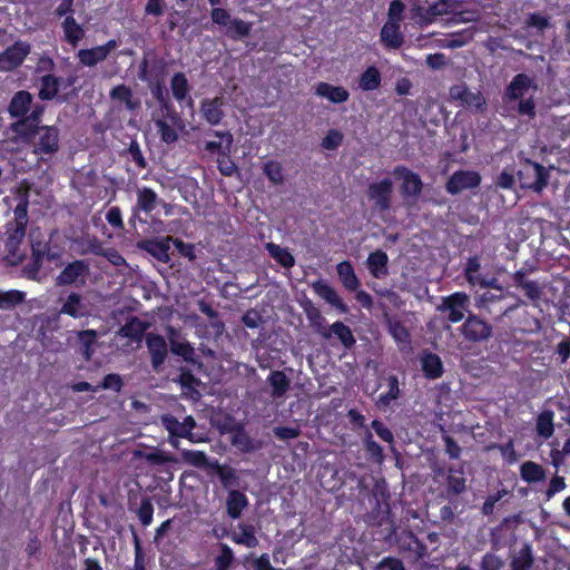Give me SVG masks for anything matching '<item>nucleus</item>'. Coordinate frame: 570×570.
<instances>
[{
	"mask_svg": "<svg viewBox=\"0 0 570 570\" xmlns=\"http://www.w3.org/2000/svg\"><path fill=\"white\" fill-rule=\"evenodd\" d=\"M450 96L453 100L460 101V106L464 108H474L483 110L485 108V99L480 91L473 92L465 85H454L450 88Z\"/></svg>",
	"mask_w": 570,
	"mask_h": 570,
	"instance_id": "2eb2a0df",
	"label": "nucleus"
},
{
	"mask_svg": "<svg viewBox=\"0 0 570 570\" xmlns=\"http://www.w3.org/2000/svg\"><path fill=\"white\" fill-rule=\"evenodd\" d=\"M109 97L111 100L124 102L129 111H136L141 107L140 100L134 97L131 88L125 83L112 87Z\"/></svg>",
	"mask_w": 570,
	"mask_h": 570,
	"instance_id": "7c9ffc66",
	"label": "nucleus"
},
{
	"mask_svg": "<svg viewBox=\"0 0 570 570\" xmlns=\"http://www.w3.org/2000/svg\"><path fill=\"white\" fill-rule=\"evenodd\" d=\"M517 176L521 188L535 193H541L548 186L550 177L549 170L543 165L530 159L520 161Z\"/></svg>",
	"mask_w": 570,
	"mask_h": 570,
	"instance_id": "7ed1b4c3",
	"label": "nucleus"
},
{
	"mask_svg": "<svg viewBox=\"0 0 570 570\" xmlns=\"http://www.w3.org/2000/svg\"><path fill=\"white\" fill-rule=\"evenodd\" d=\"M170 89L173 97L178 101L183 102L189 92V83L184 72H176L173 75L170 80Z\"/></svg>",
	"mask_w": 570,
	"mask_h": 570,
	"instance_id": "49530a36",
	"label": "nucleus"
},
{
	"mask_svg": "<svg viewBox=\"0 0 570 570\" xmlns=\"http://www.w3.org/2000/svg\"><path fill=\"white\" fill-rule=\"evenodd\" d=\"M263 173L274 185H282L284 183L283 166L277 160H268L263 166Z\"/></svg>",
	"mask_w": 570,
	"mask_h": 570,
	"instance_id": "bf43d9fd",
	"label": "nucleus"
},
{
	"mask_svg": "<svg viewBox=\"0 0 570 570\" xmlns=\"http://www.w3.org/2000/svg\"><path fill=\"white\" fill-rule=\"evenodd\" d=\"M327 330L331 335L334 334L340 340L344 347L352 348L355 345L356 341L351 328L343 322L336 321Z\"/></svg>",
	"mask_w": 570,
	"mask_h": 570,
	"instance_id": "3c124183",
	"label": "nucleus"
},
{
	"mask_svg": "<svg viewBox=\"0 0 570 570\" xmlns=\"http://www.w3.org/2000/svg\"><path fill=\"white\" fill-rule=\"evenodd\" d=\"M130 157V160L135 163L138 170L147 168V160L140 149V146L136 139H132L125 151Z\"/></svg>",
	"mask_w": 570,
	"mask_h": 570,
	"instance_id": "e2e57ef3",
	"label": "nucleus"
},
{
	"mask_svg": "<svg viewBox=\"0 0 570 570\" xmlns=\"http://www.w3.org/2000/svg\"><path fill=\"white\" fill-rule=\"evenodd\" d=\"M381 85L382 73L374 65L366 67L358 77V88L362 91H375L380 89Z\"/></svg>",
	"mask_w": 570,
	"mask_h": 570,
	"instance_id": "c9c22d12",
	"label": "nucleus"
},
{
	"mask_svg": "<svg viewBox=\"0 0 570 570\" xmlns=\"http://www.w3.org/2000/svg\"><path fill=\"white\" fill-rule=\"evenodd\" d=\"M40 125L31 121L27 116L19 117L14 122L11 124V130L20 137L23 141L31 142L36 138Z\"/></svg>",
	"mask_w": 570,
	"mask_h": 570,
	"instance_id": "f704fd0d",
	"label": "nucleus"
},
{
	"mask_svg": "<svg viewBox=\"0 0 570 570\" xmlns=\"http://www.w3.org/2000/svg\"><path fill=\"white\" fill-rule=\"evenodd\" d=\"M464 340L471 343H482L492 336V326L479 316L470 313L461 326Z\"/></svg>",
	"mask_w": 570,
	"mask_h": 570,
	"instance_id": "6e6552de",
	"label": "nucleus"
},
{
	"mask_svg": "<svg viewBox=\"0 0 570 570\" xmlns=\"http://www.w3.org/2000/svg\"><path fill=\"white\" fill-rule=\"evenodd\" d=\"M62 80L52 73L43 75L40 78V88L38 96L41 100H52L57 97Z\"/></svg>",
	"mask_w": 570,
	"mask_h": 570,
	"instance_id": "58836bf2",
	"label": "nucleus"
},
{
	"mask_svg": "<svg viewBox=\"0 0 570 570\" xmlns=\"http://www.w3.org/2000/svg\"><path fill=\"white\" fill-rule=\"evenodd\" d=\"M303 311L309 322L313 330L324 338L331 337V332L325 327V317L322 315L318 307L314 303L307 299L302 304Z\"/></svg>",
	"mask_w": 570,
	"mask_h": 570,
	"instance_id": "a878e982",
	"label": "nucleus"
},
{
	"mask_svg": "<svg viewBox=\"0 0 570 570\" xmlns=\"http://www.w3.org/2000/svg\"><path fill=\"white\" fill-rule=\"evenodd\" d=\"M171 237L167 236L163 239L151 238L145 239L138 243V247L158 262L167 264L170 261L169 249H170Z\"/></svg>",
	"mask_w": 570,
	"mask_h": 570,
	"instance_id": "a211bd4d",
	"label": "nucleus"
},
{
	"mask_svg": "<svg viewBox=\"0 0 570 570\" xmlns=\"http://www.w3.org/2000/svg\"><path fill=\"white\" fill-rule=\"evenodd\" d=\"M30 53V45L23 41H16L0 53V70L11 71L22 65Z\"/></svg>",
	"mask_w": 570,
	"mask_h": 570,
	"instance_id": "9b49d317",
	"label": "nucleus"
},
{
	"mask_svg": "<svg viewBox=\"0 0 570 570\" xmlns=\"http://www.w3.org/2000/svg\"><path fill=\"white\" fill-rule=\"evenodd\" d=\"M239 532L232 534V540L246 548H256L258 546V539L256 537V529L249 523H238Z\"/></svg>",
	"mask_w": 570,
	"mask_h": 570,
	"instance_id": "a19ab883",
	"label": "nucleus"
},
{
	"mask_svg": "<svg viewBox=\"0 0 570 570\" xmlns=\"http://www.w3.org/2000/svg\"><path fill=\"white\" fill-rule=\"evenodd\" d=\"M421 367L428 380H436L444 373L441 357L432 352H424L421 357Z\"/></svg>",
	"mask_w": 570,
	"mask_h": 570,
	"instance_id": "473e14b6",
	"label": "nucleus"
},
{
	"mask_svg": "<svg viewBox=\"0 0 570 570\" xmlns=\"http://www.w3.org/2000/svg\"><path fill=\"white\" fill-rule=\"evenodd\" d=\"M32 106V95L27 90L17 91L8 106V112L11 118L27 116Z\"/></svg>",
	"mask_w": 570,
	"mask_h": 570,
	"instance_id": "cd10ccee",
	"label": "nucleus"
},
{
	"mask_svg": "<svg viewBox=\"0 0 570 570\" xmlns=\"http://www.w3.org/2000/svg\"><path fill=\"white\" fill-rule=\"evenodd\" d=\"M21 244L14 240H4V262L10 266H18L26 257L24 253L20 250Z\"/></svg>",
	"mask_w": 570,
	"mask_h": 570,
	"instance_id": "603ef678",
	"label": "nucleus"
},
{
	"mask_svg": "<svg viewBox=\"0 0 570 570\" xmlns=\"http://www.w3.org/2000/svg\"><path fill=\"white\" fill-rule=\"evenodd\" d=\"M250 33V23L245 22L244 20L234 18L227 24L226 35L234 40H238L249 36Z\"/></svg>",
	"mask_w": 570,
	"mask_h": 570,
	"instance_id": "4d7b16f0",
	"label": "nucleus"
},
{
	"mask_svg": "<svg viewBox=\"0 0 570 570\" xmlns=\"http://www.w3.org/2000/svg\"><path fill=\"white\" fill-rule=\"evenodd\" d=\"M235 560L232 548L226 543H219V554L214 559V570H229Z\"/></svg>",
	"mask_w": 570,
	"mask_h": 570,
	"instance_id": "6e6d98bb",
	"label": "nucleus"
},
{
	"mask_svg": "<svg viewBox=\"0 0 570 570\" xmlns=\"http://www.w3.org/2000/svg\"><path fill=\"white\" fill-rule=\"evenodd\" d=\"M266 249L272 258L284 268H292L295 265V258L288 248L281 247L274 243H267Z\"/></svg>",
	"mask_w": 570,
	"mask_h": 570,
	"instance_id": "a18cd8bd",
	"label": "nucleus"
},
{
	"mask_svg": "<svg viewBox=\"0 0 570 570\" xmlns=\"http://www.w3.org/2000/svg\"><path fill=\"white\" fill-rule=\"evenodd\" d=\"M366 453L375 461L382 462L384 459L383 448L373 439L372 433L367 430L363 440Z\"/></svg>",
	"mask_w": 570,
	"mask_h": 570,
	"instance_id": "680f3d73",
	"label": "nucleus"
},
{
	"mask_svg": "<svg viewBox=\"0 0 570 570\" xmlns=\"http://www.w3.org/2000/svg\"><path fill=\"white\" fill-rule=\"evenodd\" d=\"M469 296L463 292H455L443 297L441 305L438 306L440 312H448V320L451 323H459L464 318V312L468 309Z\"/></svg>",
	"mask_w": 570,
	"mask_h": 570,
	"instance_id": "9d476101",
	"label": "nucleus"
},
{
	"mask_svg": "<svg viewBox=\"0 0 570 570\" xmlns=\"http://www.w3.org/2000/svg\"><path fill=\"white\" fill-rule=\"evenodd\" d=\"M248 498L245 493L236 489L229 490L226 499L227 515L233 520L239 519L243 510L248 507Z\"/></svg>",
	"mask_w": 570,
	"mask_h": 570,
	"instance_id": "c756f323",
	"label": "nucleus"
},
{
	"mask_svg": "<svg viewBox=\"0 0 570 570\" xmlns=\"http://www.w3.org/2000/svg\"><path fill=\"white\" fill-rule=\"evenodd\" d=\"M61 314L69 315L73 318H80L88 315L87 307L81 301L78 293H70L60 308Z\"/></svg>",
	"mask_w": 570,
	"mask_h": 570,
	"instance_id": "79ce46f5",
	"label": "nucleus"
},
{
	"mask_svg": "<svg viewBox=\"0 0 570 570\" xmlns=\"http://www.w3.org/2000/svg\"><path fill=\"white\" fill-rule=\"evenodd\" d=\"M315 95L325 98L333 104L346 102L350 98V92L343 86H334L332 83L321 81L315 87Z\"/></svg>",
	"mask_w": 570,
	"mask_h": 570,
	"instance_id": "393cba45",
	"label": "nucleus"
},
{
	"mask_svg": "<svg viewBox=\"0 0 570 570\" xmlns=\"http://www.w3.org/2000/svg\"><path fill=\"white\" fill-rule=\"evenodd\" d=\"M452 472L453 470L450 469L445 484V491L449 498L460 495L466 490V480L463 476V471L459 470L458 474H453Z\"/></svg>",
	"mask_w": 570,
	"mask_h": 570,
	"instance_id": "09e8293b",
	"label": "nucleus"
},
{
	"mask_svg": "<svg viewBox=\"0 0 570 570\" xmlns=\"http://www.w3.org/2000/svg\"><path fill=\"white\" fill-rule=\"evenodd\" d=\"M223 106L224 101L222 97L204 99L200 104V112L203 118L212 126L219 125L225 116Z\"/></svg>",
	"mask_w": 570,
	"mask_h": 570,
	"instance_id": "4be33fe9",
	"label": "nucleus"
},
{
	"mask_svg": "<svg viewBox=\"0 0 570 570\" xmlns=\"http://www.w3.org/2000/svg\"><path fill=\"white\" fill-rule=\"evenodd\" d=\"M394 539L397 551L404 557L416 562L429 557L426 544L421 541L411 530L397 531L395 524L391 522V531L387 539Z\"/></svg>",
	"mask_w": 570,
	"mask_h": 570,
	"instance_id": "f03ea898",
	"label": "nucleus"
},
{
	"mask_svg": "<svg viewBox=\"0 0 570 570\" xmlns=\"http://www.w3.org/2000/svg\"><path fill=\"white\" fill-rule=\"evenodd\" d=\"M230 443L242 453H252L261 448V444L250 438L243 425H236L232 429Z\"/></svg>",
	"mask_w": 570,
	"mask_h": 570,
	"instance_id": "c85d7f7f",
	"label": "nucleus"
},
{
	"mask_svg": "<svg viewBox=\"0 0 570 570\" xmlns=\"http://www.w3.org/2000/svg\"><path fill=\"white\" fill-rule=\"evenodd\" d=\"M63 32V41L71 47H78L79 42L85 38L86 30L82 24L78 23L73 16H67L61 22Z\"/></svg>",
	"mask_w": 570,
	"mask_h": 570,
	"instance_id": "bb28decb",
	"label": "nucleus"
},
{
	"mask_svg": "<svg viewBox=\"0 0 570 570\" xmlns=\"http://www.w3.org/2000/svg\"><path fill=\"white\" fill-rule=\"evenodd\" d=\"M28 207H29L28 194L27 193L20 194L18 197V203L13 209V219L10 220V223L28 226V222H29Z\"/></svg>",
	"mask_w": 570,
	"mask_h": 570,
	"instance_id": "13d9d810",
	"label": "nucleus"
},
{
	"mask_svg": "<svg viewBox=\"0 0 570 570\" xmlns=\"http://www.w3.org/2000/svg\"><path fill=\"white\" fill-rule=\"evenodd\" d=\"M336 272L342 285L350 292H355L361 283L357 278L354 267L350 261H343L337 264Z\"/></svg>",
	"mask_w": 570,
	"mask_h": 570,
	"instance_id": "e433bc0d",
	"label": "nucleus"
},
{
	"mask_svg": "<svg viewBox=\"0 0 570 570\" xmlns=\"http://www.w3.org/2000/svg\"><path fill=\"white\" fill-rule=\"evenodd\" d=\"M267 382L272 387L271 395L273 399L283 397L291 389V381L283 371H272L267 376Z\"/></svg>",
	"mask_w": 570,
	"mask_h": 570,
	"instance_id": "4c0bfd02",
	"label": "nucleus"
},
{
	"mask_svg": "<svg viewBox=\"0 0 570 570\" xmlns=\"http://www.w3.org/2000/svg\"><path fill=\"white\" fill-rule=\"evenodd\" d=\"M554 414L551 410H544L539 413L535 423V430L538 435L544 439H549L553 435L554 432V423H553Z\"/></svg>",
	"mask_w": 570,
	"mask_h": 570,
	"instance_id": "de8ad7c7",
	"label": "nucleus"
},
{
	"mask_svg": "<svg viewBox=\"0 0 570 570\" xmlns=\"http://www.w3.org/2000/svg\"><path fill=\"white\" fill-rule=\"evenodd\" d=\"M531 78L525 73H518L515 75L510 83L507 86L504 95H503V101L505 104H509L511 101H515L518 99H521L527 90L531 86Z\"/></svg>",
	"mask_w": 570,
	"mask_h": 570,
	"instance_id": "5701e85b",
	"label": "nucleus"
},
{
	"mask_svg": "<svg viewBox=\"0 0 570 570\" xmlns=\"http://www.w3.org/2000/svg\"><path fill=\"white\" fill-rule=\"evenodd\" d=\"M150 324L138 316H129L126 323L118 330V335L140 344Z\"/></svg>",
	"mask_w": 570,
	"mask_h": 570,
	"instance_id": "aec40b11",
	"label": "nucleus"
},
{
	"mask_svg": "<svg viewBox=\"0 0 570 570\" xmlns=\"http://www.w3.org/2000/svg\"><path fill=\"white\" fill-rule=\"evenodd\" d=\"M481 176L476 171L459 170L455 171L446 181V191L456 195L464 189H472L480 185Z\"/></svg>",
	"mask_w": 570,
	"mask_h": 570,
	"instance_id": "4468645a",
	"label": "nucleus"
},
{
	"mask_svg": "<svg viewBox=\"0 0 570 570\" xmlns=\"http://www.w3.org/2000/svg\"><path fill=\"white\" fill-rule=\"evenodd\" d=\"M372 497L375 504L366 515L367 522L381 527L391 519L390 493L386 489L375 488Z\"/></svg>",
	"mask_w": 570,
	"mask_h": 570,
	"instance_id": "1a4fd4ad",
	"label": "nucleus"
},
{
	"mask_svg": "<svg viewBox=\"0 0 570 570\" xmlns=\"http://www.w3.org/2000/svg\"><path fill=\"white\" fill-rule=\"evenodd\" d=\"M91 252L95 255L104 256L108 259L114 266H124L126 265L125 257L116 249V248H107L104 249L100 245H94Z\"/></svg>",
	"mask_w": 570,
	"mask_h": 570,
	"instance_id": "052dcab7",
	"label": "nucleus"
},
{
	"mask_svg": "<svg viewBox=\"0 0 570 570\" xmlns=\"http://www.w3.org/2000/svg\"><path fill=\"white\" fill-rule=\"evenodd\" d=\"M312 288L316 295L326 301L330 305L334 306L342 313L347 312V305L340 297L335 288H333L326 282L318 279L312 284Z\"/></svg>",
	"mask_w": 570,
	"mask_h": 570,
	"instance_id": "b1692460",
	"label": "nucleus"
},
{
	"mask_svg": "<svg viewBox=\"0 0 570 570\" xmlns=\"http://www.w3.org/2000/svg\"><path fill=\"white\" fill-rule=\"evenodd\" d=\"M181 455L186 462L196 468H205L208 465V456L204 451L185 450Z\"/></svg>",
	"mask_w": 570,
	"mask_h": 570,
	"instance_id": "338daca9",
	"label": "nucleus"
},
{
	"mask_svg": "<svg viewBox=\"0 0 570 570\" xmlns=\"http://www.w3.org/2000/svg\"><path fill=\"white\" fill-rule=\"evenodd\" d=\"M214 136L225 141L223 155L217 157V168L220 175L232 177L237 171V165L230 157L232 146L234 142L233 135L229 131L215 130Z\"/></svg>",
	"mask_w": 570,
	"mask_h": 570,
	"instance_id": "dca6fc26",
	"label": "nucleus"
},
{
	"mask_svg": "<svg viewBox=\"0 0 570 570\" xmlns=\"http://www.w3.org/2000/svg\"><path fill=\"white\" fill-rule=\"evenodd\" d=\"M168 66L164 58L154 52H146L138 66V78L146 85L166 80Z\"/></svg>",
	"mask_w": 570,
	"mask_h": 570,
	"instance_id": "20e7f679",
	"label": "nucleus"
},
{
	"mask_svg": "<svg viewBox=\"0 0 570 570\" xmlns=\"http://www.w3.org/2000/svg\"><path fill=\"white\" fill-rule=\"evenodd\" d=\"M119 46L116 39L108 40L105 45L96 46L89 49H80L77 53L79 62L85 67H95L106 60L110 52Z\"/></svg>",
	"mask_w": 570,
	"mask_h": 570,
	"instance_id": "ddd939ff",
	"label": "nucleus"
},
{
	"mask_svg": "<svg viewBox=\"0 0 570 570\" xmlns=\"http://www.w3.org/2000/svg\"><path fill=\"white\" fill-rule=\"evenodd\" d=\"M146 346L150 354V363L154 371H158L168 355V345L164 336L156 333L146 335Z\"/></svg>",
	"mask_w": 570,
	"mask_h": 570,
	"instance_id": "f3484780",
	"label": "nucleus"
},
{
	"mask_svg": "<svg viewBox=\"0 0 570 570\" xmlns=\"http://www.w3.org/2000/svg\"><path fill=\"white\" fill-rule=\"evenodd\" d=\"M155 125H156V128L160 136L161 141L166 142L168 145L177 141V139H178L177 131L166 120L158 119V120H156Z\"/></svg>",
	"mask_w": 570,
	"mask_h": 570,
	"instance_id": "69168bd1",
	"label": "nucleus"
},
{
	"mask_svg": "<svg viewBox=\"0 0 570 570\" xmlns=\"http://www.w3.org/2000/svg\"><path fill=\"white\" fill-rule=\"evenodd\" d=\"M161 422L164 428L170 435L169 443L177 448L178 441L173 438L188 439L189 440V431L184 428V424L178 421L174 415L166 414L161 417Z\"/></svg>",
	"mask_w": 570,
	"mask_h": 570,
	"instance_id": "ea45409f",
	"label": "nucleus"
},
{
	"mask_svg": "<svg viewBox=\"0 0 570 570\" xmlns=\"http://www.w3.org/2000/svg\"><path fill=\"white\" fill-rule=\"evenodd\" d=\"M389 391L379 395L376 405L380 409H386L393 401L401 396L400 382L396 375H389L386 377Z\"/></svg>",
	"mask_w": 570,
	"mask_h": 570,
	"instance_id": "37998d69",
	"label": "nucleus"
},
{
	"mask_svg": "<svg viewBox=\"0 0 570 570\" xmlns=\"http://www.w3.org/2000/svg\"><path fill=\"white\" fill-rule=\"evenodd\" d=\"M511 279L513 286L522 289L527 298L533 304H537L539 301H541L543 295V285H541L539 282L523 278L522 272H514L511 275Z\"/></svg>",
	"mask_w": 570,
	"mask_h": 570,
	"instance_id": "412c9836",
	"label": "nucleus"
},
{
	"mask_svg": "<svg viewBox=\"0 0 570 570\" xmlns=\"http://www.w3.org/2000/svg\"><path fill=\"white\" fill-rule=\"evenodd\" d=\"M170 352L175 355L181 356L186 362H194L195 350L187 341L177 342L171 340Z\"/></svg>",
	"mask_w": 570,
	"mask_h": 570,
	"instance_id": "0e129e2a",
	"label": "nucleus"
},
{
	"mask_svg": "<svg viewBox=\"0 0 570 570\" xmlns=\"http://www.w3.org/2000/svg\"><path fill=\"white\" fill-rule=\"evenodd\" d=\"M90 272L89 264L82 259H76L65 266L56 277L58 286H69L77 282L83 284Z\"/></svg>",
	"mask_w": 570,
	"mask_h": 570,
	"instance_id": "f8f14e48",
	"label": "nucleus"
},
{
	"mask_svg": "<svg viewBox=\"0 0 570 570\" xmlns=\"http://www.w3.org/2000/svg\"><path fill=\"white\" fill-rule=\"evenodd\" d=\"M393 196V181L391 178H383L368 185L367 197L373 203V208L380 213L390 210Z\"/></svg>",
	"mask_w": 570,
	"mask_h": 570,
	"instance_id": "0eeeda50",
	"label": "nucleus"
},
{
	"mask_svg": "<svg viewBox=\"0 0 570 570\" xmlns=\"http://www.w3.org/2000/svg\"><path fill=\"white\" fill-rule=\"evenodd\" d=\"M26 294L18 289L0 291V309H12L24 302Z\"/></svg>",
	"mask_w": 570,
	"mask_h": 570,
	"instance_id": "5fc2aeb1",
	"label": "nucleus"
},
{
	"mask_svg": "<svg viewBox=\"0 0 570 570\" xmlns=\"http://www.w3.org/2000/svg\"><path fill=\"white\" fill-rule=\"evenodd\" d=\"M396 179H402L400 193L404 199H416L423 190V181L419 174L412 171L404 165H397L393 169Z\"/></svg>",
	"mask_w": 570,
	"mask_h": 570,
	"instance_id": "423d86ee",
	"label": "nucleus"
},
{
	"mask_svg": "<svg viewBox=\"0 0 570 570\" xmlns=\"http://www.w3.org/2000/svg\"><path fill=\"white\" fill-rule=\"evenodd\" d=\"M137 515L144 527H148L153 522L154 505L150 498H142Z\"/></svg>",
	"mask_w": 570,
	"mask_h": 570,
	"instance_id": "774afa93",
	"label": "nucleus"
},
{
	"mask_svg": "<svg viewBox=\"0 0 570 570\" xmlns=\"http://www.w3.org/2000/svg\"><path fill=\"white\" fill-rule=\"evenodd\" d=\"M533 554L530 544H523L518 554L511 560V570H530L533 566Z\"/></svg>",
	"mask_w": 570,
	"mask_h": 570,
	"instance_id": "8fccbe9b",
	"label": "nucleus"
},
{
	"mask_svg": "<svg viewBox=\"0 0 570 570\" xmlns=\"http://www.w3.org/2000/svg\"><path fill=\"white\" fill-rule=\"evenodd\" d=\"M33 154L41 160L45 156L51 157L59 149V131L55 126H41L36 138L32 139Z\"/></svg>",
	"mask_w": 570,
	"mask_h": 570,
	"instance_id": "39448f33",
	"label": "nucleus"
},
{
	"mask_svg": "<svg viewBox=\"0 0 570 570\" xmlns=\"http://www.w3.org/2000/svg\"><path fill=\"white\" fill-rule=\"evenodd\" d=\"M215 470L224 488L228 489L238 485L239 478L234 468L229 465H222L216 462Z\"/></svg>",
	"mask_w": 570,
	"mask_h": 570,
	"instance_id": "864d4df0",
	"label": "nucleus"
},
{
	"mask_svg": "<svg viewBox=\"0 0 570 570\" xmlns=\"http://www.w3.org/2000/svg\"><path fill=\"white\" fill-rule=\"evenodd\" d=\"M30 259L21 269V276L29 281L39 282L45 262H57L62 256L61 249L53 246L50 239H37L32 236L30 237Z\"/></svg>",
	"mask_w": 570,
	"mask_h": 570,
	"instance_id": "f257e3e1",
	"label": "nucleus"
},
{
	"mask_svg": "<svg viewBox=\"0 0 570 570\" xmlns=\"http://www.w3.org/2000/svg\"><path fill=\"white\" fill-rule=\"evenodd\" d=\"M161 202L157 193L150 187L138 188L136 204L132 207V217H137L140 212L147 215L151 214Z\"/></svg>",
	"mask_w": 570,
	"mask_h": 570,
	"instance_id": "6ab92c4d",
	"label": "nucleus"
},
{
	"mask_svg": "<svg viewBox=\"0 0 570 570\" xmlns=\"http://www.w3.org/2000/svg\"><path fill=\"white\" fill-rule=\"evenodd\" d=\"M380 36L382 43L389 49H399L404 43V36L397 22H385Z\"/></svg>",
	"mask_w": 570,
	"mask_h": 570,
	"instance_id": "2f4dec72",
	"label": "nucleus"
},
{
	"mask_svg": "<svg viewBox=\"0 0 570 570\" xmlns=\"http://www.w3.org/2000/svg\"><path fill=\"white\" fill-rule=\"evenodd\" d=\"M367 268L375 278H382L389 274V256L382 249L371 252L367 256Z\"/></svg>",
	"mask_w": 570,
	"mask_h": 570,
	"instance_id": "72a5a7b5",
	"label": "nucleus"
},
{
	"mask_svg": "<svg viewBox=\"0 0 570 570\" xmlns=\"http://www.w3.org/2000/svg\"><path fill=\"white\" fill-rule=\"evenodd\" d=\"M520 475L528 483H538L546 479V470L537 462L525 461L520 466Z\"/></svg>",
	"mask_w": 570,
	"mask_h": 570,
	"instance_id": "c03bdc74",
	"label": "nucleus"
}]
</instances>
